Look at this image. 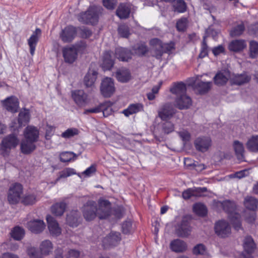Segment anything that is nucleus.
<instances>
[{"label":"nucleus","instance_id":"obj_35","mask_svg":"<svg viewBox=\"0 0 258 258\" xmlns=\"http://www.w3.org/2000/svg\"><path fill=\"white\" fill-rule=\"evenodd\" d=\"M111 51H106L104 53L102 66L106 70H110L114 64L113 60L111 56Z\"/></svg>","mask_w":258,"mask_h":258},{"label":"nucleus","instance_id":"obj_47","mask_svg":"<svg viewBox=\"0 0 258 258\" xmlns=\"http://www.w3.org/2000/svg\"><path fill=\"white\" fill-rule=\"evenodd\" d=\"M107 240L111 245H114L120 240V233L116 232H112L107 237Z\"/></svg>","mask_w":258,"mask_h":258},{"label":"nucleus","instance_id":"obj_24","mask_svg":"<svg viewBox=\"0 0 258 258\" xmlns=\"http://www.w3.org/2000/svg\"><path fill=\"white\" fill-rule=\"evenodd\" d=\"M246 46L245 41L243 40L238 39L232 41L228 46L229 49L233 52L242 51Z\"/></svg>","mask_w":258,"mask_h":258},{"label":"nucleus","instance_id":"obj_44","mask_svg":"<svg viewBox=\"0 0 258 258\" xmlns=\"http://www.w3.org/2000/svg\"><path fill=\"white\" fill-rule=\"evenodd\" d=\"M79 133V130L76 128H69L63 132L61 136L64 139H69L78 135Z\"/></svg>","mask_w":258,"mask_h":258},{"label":"nucleus","instance_id":"obj_42","mask_svg":"<svg viewBox=\"0 0 258 258\" xmlns=\"http://www.w3.org/2000/svg\"><path fill=\"white\" fill-rule=\"evenodd\" d=\"M174 11L178 13H183L186 11V5L183 0H177L173 4Z\"/></svg>","mask_w":258,"mask_h":258},{"label":"nucleus","instance_id":"obj_18","mask_svg":"<svg viewBox=\"0 0 258 258\" xmlns=\"http://www.w3.org/2000/svg\"><path fill=\"white\" fill-rule=\"evenodd\" d=\"M72 96L76 103L79 106H83L87 102L88 95L82 90L72 91Z\"/></svg>","mask_w":258,"mask_h":258},{"label":"nucleus","instance_id":"obj_15","mask_svg":"<svg viewBox=\"0 0 258 258\" xmlns=\"http://www.w3.org/2000/svg\"><path fill=\"white\" fill-rule=\"evenodd\" d=\"M3 105L8 111L15 113L17 112L18 109L19 101L16 97L11 96L3 101Z\"/></svg>","mask_w":258,"mask_h":258},{"label":"nucleus","instance_id":"obj_2","mask_svg":"<svg viewBox=\"0 0 258 258\" xmlns=\"http://www.w3.org/2000/svg\"><path fill=\"white\" fill-rule=\"evenodd\" d=\"M153 55L157 59H160L163 53H170L175 49V44L173 42L163 44L158 38H154L150 42Z\"/></svg>","mask_w":258,"mask_h":258},{"label":"nucleus","instance_id":"obj_40","mask_svg":"<svg viewBox=\"0 0 258 258\" xmlns=\"http://www.w3.org/2000/svg\"><path fill=\"white\" fill-rule=\"evenodd\" d=\"M11 236L15 240H20L24 236V230L19 226H16L11 231Z\"/></svg>","mask_w":258,"mask_h":258},{"label":"nucleus","instance_id":"obj_53","mask_svg":"<svg viewBox=\"0 0 258 258\" xmlns=\"http://www.w3.org/2000/svg\"><path fill=\"white\" fill-rule=\"evenodd\" d=\"M244 30V26L243 24L238 25L234 27L230 32L232 36H238L240 35Z\"/></svg>","mask_w":258,"mask_h":258},{"label":"nucleus","instance_id":"obj_32","mask_svg":"<svg viewBox=\"0 0 258 258\" xmlns=\"http://www.w3.org/2000/svg\"><path fill=\"white\" fill-rule=\"evenodd\" d=\"M243 247L247 253H252L256 248V245L253 238L250 236H246L243 240Z\"/></svg>","mask_w":258,"mask_h":258},{"label":"nucleus","instance_id":"obj_34","mask_svg":"<svg viewBox=\"0 0 258 258\" xmlns=\"http://www.w3.org/2000/svg\"><path fill=\"white\" fill-rule=\"evenodd\" d=\"M97 73L95 71H89L85 76L84 82L87 87L93 86L97 78Z\"/></svg>","mask_w":258,"mask_h":258},{"label":"nucleus","instance_id":"obj_60","mask_svg":"<svg viewBox=\"0 0 258 258\" xmlns=\"http://www.w3.org/2000/svg\"><path fill=\"white\" fill-rule=\"evenodd\" d=\"M27 253L30 258H41L39 252L34 247L28 248Z\"/></svg>","mask_w":258,"mask_h":258},{"label":"nucleus","instance_id":"obj_22","mask_svg":"<svg viewBox=\"0 0 258 258\" xmlns=\"http://www.w3.org/2000/svg\"><path fill=\"white\" fill-rule=\"evenodd\" d=\"M35 142L30 141L24 138L22 140L20 144V149L21 152L24 154H29L33 152L36 147Z\"/></svg>","mask_w":258,"mask_h":258},{"label":"nucleus","instance_id":"obj_3","mask_svg":"<svg viewBox=\"0 0 258 258\" xmlns=\"http://www.w3.org/2000/svg\"><path fill=\"white\" fill-rule=\"evenodd\" d=\"M19 143V140L16 135L12 134L6 136L1 141L0 154L4 157L9 156L11 150L15 149Z\"/></svg>","mask_w":258,"mask_h":258},{"label":"nucleus","instance_id":"obj_30","mask_svg":"<svg viewBox=\"0 0 258 258\" xmlns=\"http://www.w3.org/2000/svg\"><path fill=\"white\" fill-rule=\"evenodd\" d=\"M192 85V84H191ZM195 89H196L200 94H202L207 93L211 88L212 82L197 81L193 85Z\"/></svg>","mask_w":258,"mask_h":258},{"label":"nucleus","instance_id":"obj_56","mask_svg":"<svg viewBox=\"0 0 258 258\" xmlns=\"http://www.w3.org/2000/svg\"><path fill=\"white\" fill-rule=\"evenodd\" d=\"M208 46L206 41V37H204L203 42H202L201 50V52L199 54V57L200 58H204V57H205L206 56H207L208 55Z\"/></svg>","mask_w":258,"mask_h":258},{"label":"nucleus","instance_id":"obj_23","mask_svg":"<svg viewBox=\"0 0 258 258\" xmlns=\"http://www.w3.org/2000/svg\"><path fill=\"white\" fill-rule=\"evenodd\" d=\"M170 247L171 249L175 252H182L187 249L186 243L179 239H176L171 241Z\"/></svg>","mask_w":258,"mask_h":258},{"label":"nucleus","instance_id":"obj_43","mask_svg":"<svg viewBox=\"0 0 258 258\" xmlns=\"http://www.w3.org/2000/svg\"><path fill=\"white\" fill-rule=\"evenodd\" d=\"M77 155L72 152H65L60 154V160L62 162H68L76 159Z\"/></svg>","mask_w":258,"mask_h":258},{"label":"nucleus","instance_id":"obj_50","mask_svg":"<svg viewBox=\"0 0 258 258\" xmlns=\"http://www.w3.org/2000/svg\"><path fill=\"white\" fill-rule=\"evenodd\" d=\"M134 50L136 54L143 55L148 51V48L145 44H140L135 47Z\"/></svg>","mask_w":258,"mask_h":258},{"label":"nucleus","instance_id":"obj_25","mask_svg":"<svg viewBox=\"0 0 258 258\" xmlns=\"http://www.w3.org/2000/svg\"><path fill=\"white\" fill-rule=\"evenodd\" d=\"M250 79V76L248 75L246 73H243L242 74L235 75L231 78V81L234 84L241 85L248 83Z\"/></svg>","mask_w":258,"mask_h":258},{"label":"nucleus","instance_id":"obj_54","mask_svg":"<svg viewBox=\"0 0 258 258\" xmlns=\"http://www.w3.org/2000/svg\"><path fill=\"white\" fill-rule=\"evenodd\" d=\"M101 105H104L103 107H102L101 111L103 112V115L105 117H107L112 113V109L111 107V103L110 102H105L102 103Z\"/></svg>","mask_w":258,"mask_h":258},{"label":"nucleus","instance_id":"obj_26","mask_svg":"<svg viewBox=\"0 0 258 258\" xmlns=\"http://www.w3.org/2000/svg\"><path fill=\"white\" fill-rule=\"evenodd\" d=\"M233 147L237 159L241 161L244 159V148L242 143L236 140L233 142Z\"/></svg>","mask_w":258,"mask_h":258},{"label":"nucleus","instance_id":"obj_1","mask_svg":"<svg viewBox=\"0 0 258 258\" xmlns=\"http://www.w3.org/2000/svg\"><path fill=\"white\" fill-rule=\"evenodd\" d=\"M170 91L177 95L175 105L179 109H187L191 105V99L186 94V88L184 83L181 82L175 85Z\"/></svg>","mask_w":258,"mask_h":258},{"label":"nucleus","instance_id":"obj_33","mask_svg":"<svg viewBox=\"0 0 258 258\" xmlns=\"http://www.w3.org/2000/svg\"><path fill=\"white\" fill-rule=\"evenodd\" d=\"M116 77L118 81L125 83L131 79V73L127 69L122 68L116 72Z\"/></svg>","mask_w":258,"mask_h":258},{"label":"nucleus","instance_id":"obj_61","mask_svg":"<svg viewBox=\"0 0 258 258\" xmlns=\"http://www.w3.org/2000/svg\"><path fill=\"white\" fill-rule=\"evenodd\" d=\"M179 137L184 143L189 141L190 139V134L186 130H182L178 133Z\"/></svg>","mask_w":258,"mask_h":258},{"label":"nucleus","instance_id":"obj_46","mask_svg":"<svg viewBox=\"0 0 258 258\" xmlns=\"http://www.w3.org/2000/svg\"><path fill=\"white\" fill-rule=\"evenodd\" d=\"M76 174V172L74 169L71 168H66L59 172V176L56 179V180L58 181L60 178H66Z\"/></svg>","mask_w":258,"mask_h":258},{"label":"nucleus","instance_id":"obj_41","mask_svg":"<svg viewBox=\"0 0 258 258\" xmlns=\"http://www.w3.org/2000/svg\"><path fill=\"white\" fill-rule=\"evenodd\" d=\"M194 212L200 216H205L207 213L206 207L203 204L197 203L193 206Z\"/></svg>","mask_w":258,"mask_h":258},{"label":"nucleus","instance_id":"obj_62","mask_svg":"<svg viewBox=\"0 0 258 258\" xmlns=\"http://www.w3.org/2000/svg\"><path fill=\"white\" fill-rule=\"evenodd\" d=\"M245 220L249 223H253L256 219V213L255 211L246 212L245 215Z\"/></svg>","mask_w":258,"mask_h":258},{"label":"nucleus","instance_id":"obj_31","mask_svg":"<svg viewBox=\"0 0 258 258\" xmlns=\"http://www.w3.org/2000/svg\"><path fill=\"white\" fill-rule=\"evenodd\" d=\"M246 146L250 152H258V135H253L247 140Z\"/></svg>","mask_w":258,"mask_h":258},{"label":"nucleus","instance_id":"obj_13","mask_svg":"<svg viewBox=\"0 0 258 258\" xmlns=\"http://www.w3.org/2000/svg\"><path fill=\"white\" fill-rule=\"evenodd\" d=\"M65 62L72 63L77 57L78 50L75 46L66 47L62 49Z\"/></svg>","mask_w":258,"mask_h":258},{"label":"nucleus","instance_id":"obj_4","mask_svg":"<svg viewBox=\"0 0 258 258\" xmlns=\"http://www.w3.org/2000/svg\"><path fill=\"white\" fill-rule=\"evenodd\" d=\"M99 10L96 7H90L86 12L78 16V20L85 24H95L98 20Z\"/></svg>","mask_w":258,"mask_h":258},{"label":"nucleus","instance_id":"obj_17","mask_svg":"<svg viewBox=\"0 0 258 258\" xmlns=\"http://www.w3.org/2000/svg\"><path fill=\"white\" fill-rule=\"evenodd\" d=\"M45 225L43 220L36 219L27 223L28 228L33 233H39L45 228Z\"/></svg>","mask_w":258,"mask_h":258},{"label":"nucleus","instance_id":"obj_16","mask_svg":"<svg viewBox=\"0 0 258 258\" xmlns=\"http://www.w3.org/2000/svg\"><path fill=\"white\" fill-rule=\"evenodd\" d=\"M48 228L50 234L53 236L60 234L61 230L57 221L52 216L48 215L46 217Z\"/></svg>","mask_w":258,"mask_h":258},{"label":"nucleus","instance_id":"obj_29","mask_svg":"<svg viewBox=\"0 0 258 258\" xmlns=\"http://www.w3.org/2000/svg\"><path fill=\"white\" fill-rule=\"evenodd\" d=\"M143 110V105L141 103H135L130 104L128 107L124 109L122 113L125 116L128 117L130 115L137 113Z\"/></svg>","mask_w":258,"mask_h":258},{"label":"nucleus","instance_id":"obj_27","mask_svg":"<svg viewBox=\"0 0 258 258\" xmlns=\"http://www.w3.org/2000/svg\"><path fill=\"white\" fill-rule=\"evenodd\" d=\"M132 53L128 50L123 48H118L115 49V56L120 60L127 61L131 58Z\"/></svg>","mask_w":258,"mask_h":258},{"label":"nucleus","instance_id":"obj_58","mask_svg":"<svg viewBox=\"0 0 258 258\" xmlns=\"http://www.w3.org/2000/svg\"><path fill=\"white\" fill-rule=\"evenodd\" d=\"M192 252L196 255L204 254L206 252V247L203 244H198L194 247Z\"/></svg>","mask_w":258,"mask_h":258},{"label":"nucleus","instance_id":"obj_64","mask_svg":"<svg viewBox=\"0 0 258 258\" xmlns=\"http://www.w3.org/2000/svg\"><path fill=\"white\" fill-rule=\"evenodd\" d=\"M54 132V127L50 125H47L45 128V138L46 140H50L53 135Z\"/></svg>","mask_w":258,"mask_h":258},{"label":"nucleus","instance_id":"obj_36","mask_svg":"<svg viewBox=\"0 0 258 258\" xmlns=\"http://www.w3.org/2000/svg\"><path fill=\"white\" fill-rule=\"evenodd\" d=\"M66 208V204L63 202L56 203L51 207V212L56 216H61Z\"/></svg>","mask_w":258,"mask_h":258},{"label":"nucleus","instance_id":"obj_8","mask_svg":"<svg viewBox=\"0 0 258 258\" xmlns=\"http://www.w3.org/2000/svg\"><path fill=\"white\" fill-rule=\"evenodd\" d=\"M82 212L87 221L93 220L97 216L96 203L93 201H88L83 207Z\"/></svg>","mask_w":258,"mask_h":258},{"label":"nucleus","instance_id":"obj_7","mask_svg":"<svg viewBox=\"0 0 258 258\" xmlns=\"http://www.w3.org/2000/svg\"><path fill=\"white\" fill-rule=\"evenodd\" d=\"M191 217L186 216L183 217L180 224L176 229L177 235L181 237H186L188 236L191 231V227L190 226Z\"/></svg>","mask_w":258,"mask_h":258},{"label":"nucleus","instance_id":"obj_39","mask_svg":"<svg viewBox=\"0 0 258 258\" xmlns=\"http://www.w3.org/2000/svg\"><path fill=\"white\" fill-rule=\"evenodd\" d=\"M53 249L52 244L50 241L45 240L43 241L40 245V249L43 254H48L51 252Z\"/></svg>","mask_w":258,"mask_h":258},{"label":"nucleus","instance_id":"obj_10","mask_svg":"<svg viewBox=\"0 0 258 258\" xmlns=\"http://www.w3.org/2000/svg\"><path fill=\"white\" fill-rule=\"evenodd\" d=\"M174 113V109L172 104L170 103H166L163 104L158 111V116L162 120L170 119Z\"/></svg>","mask_w":258,"mask_h":258},{"label":"nucleus","instance_id":"obj_9","mask_svg":"<svg viewBox=\"0 0 258 258\" xmlns=\"http://www.w3.org/2000/svg\"><path fill=\"white\" fill-rule=\"evenodd\" d=\"M115 91L113 80L108 77L104 78L101 82L100 91L104 97H110Z\"/></svg>","mask_w":258,"mask_h":258},{"label":"nucleus","instance_id":"obj_21","mask_svg":"<svg viewBox=\"0 0 258 258\" xmlns=\"http://www.w3.org/2000/svg\"><path fill=\"white\" fill-rule=\"evenodd\" d=\"M39 135V131L34 126H28L24 132V139L35 143L38 140Z\"/></svg>","mask_w":258,"mask_h":258},{"label":"nucleus","instance_id":"obj_28","mask_svg":"<svg viewBox=\"0 0 258 258\" xmlns=\"http://www.w3.org/2000/svg\"><path fill=\"white\" fill-rule=\"evenodd\" d=\"M245 207L251 211H255L258 206V200L251 196H247L243 202Z\"/></svg>","mask_w":258,"mask_h":258},{"label":"nucleus","instance_id":"obj_59","mask_svg":"<svg viewBox=\"0 0 258 258\" xmlns=\"http://www.w3.org/2000/svg\"><path fill=\"white\" fill-rule=\"evenodd\" d=\"M118 31L119 35L122 37L127 38L130 35L129 28L125 25L120 26Z\"/></svg>","mask_w":258,"mask_h":258},{"label":"nucleus","instance_id":"obj_20","mask_svg":"<svg viewBox=\"0 0 258 258\" xmlns=\"http://www.w3.org/2000/svg\"><path fill=\"white\" fill-rule=\"evenodd\" d=\"M231 78L230 73L228 70H222L217 73L214 78L215 84L218 86L225 85Z\"/></svg>","mask_w":258,"mask_h":258},{"label":"nucleus","instance_id":"obj_38","mask_svg":"<svg viewBox=\"0 0 258 258\" xmlns=\"http://www.w3.org/2000/svg\"><path fill=\"white\" fill-rule=\"evenodd\" d=\"M130 14V8L124 4H120L116 10V15L120 19H126Z\"/></svg>","mask_w":258,"mask_h":258},{"label":"nucleus","instance_id":"obj_14","mask_svg":"<svg viewBox=\"0 0 258 258\" xmlns=\"http://www.w3.org/2000/svg\"><path fill=\"white\" fill-rule=\"evenodd\" d=\"M76 34V28L72 26H69L61 31L60 37L63 42H70L74 39Z\"/></svg>","mask_w":258,"mask_h":258},{"label":"nucleus","instance_id":"obj_52","mask_svg":"<svg viewBox=\"0 0 258 258\" xmlns=\"http://www.w3.org/2000/svg\"><path fill=\"white\" fill-rule=\"evenodd\" d=\"M187 24V19L182 18L178 20L176 23V28L179 31H183L185 30Z\"/></svg>","mask_w":258,"mask_h":258},{"label":"nucleus","instance_id":"obj_48","mask_svg":"<svg viewBox=\"0 0 258 258\" xmlns=\"http://www.w3.org/2000/svg\"><path fill=\"white\" fill-rule=\"evenodd\" d=\"M250 56L254 58L258 54V43L255 41H251L249 44Z\"/></svg>","mask_w":258,"mask_h":258},{"label":"nucleus","instance_id":"obj_45","mask_svg":"<svg viewBox=\"0 0 258 258\" xmlns=\"http://www.w3.org/2000/svg\"><path fill=\"white\" fill-rule=\"evenodd\" d=\"M21 201L25 205H32L36 201V196L34 194H26L23 198Z\"/></svg>","mask_w":258,"mask_h":258},{"label":"nucleus","instance_id":"obj_19","mask_svg":"<svg viewBox=\"0 0 258 258\" xmlns=\"http://www.w3.org/2000/svg\"><path fill=\"white\" fill-rule=\"evenodd\" d=\"M41 30L39 28H36L28 40V44L30 47V52L31 55L34 54L35 47L38 41L39 38L41 36Z\"/></svg>","mask_w":258,"mask_h":258},{"label":"nucleus","instance_id":"obj_12","mask_svg":"<svg viewBox=\"0 0 258 258\" xmlns=\"http://www.w3.org/2000/svg\"><path fill=\"white\" fill-rule=\"evenodd\" d=\"M194 145L198 151L205 152L211 147L212 141L209 137H200L195 140Z\"/></svg>","mask_w":258,"mask_h":258},{"label":"nucleus","instance_id":"obj_57","mask_svg":"<svg viewBox=\"0 0 258 258\" xmlns=\"http://www.w3.org/2000/svg\"><path fill=\"white\" fill-rule=\"evenodd\" d=\"M162 130L165 134H169L173 131L174 125L170 121H166L162 124Z\"/></svg>","mask_w":258,"mask_h":258},{"label":"nucleus","instance_id":"obj_63","mask_svg":"<svg viewBox=\"0 0 258 258\" xmlns=\"http://www.w3.org/2000/svg\"><path fill=\"white\" fill-rule=\"evenodd\" d=\"M132 229V223L130 221L124 222L122 225V232L124 234L129 233Z\"/></svg>","mask_w":258,"mask_h":258},{"label":"nucleus","instance_id":"obj_37","mask_svg":"<svg viewBox=\"0 0 258 258\" xmlns=\"http://www.w3.org/2000/svg\"><path fill=\"white\" fill-rule=\"evenodd\" d=\"M30 119V114L28 110H22L19 114L18 122L19 127L25 125Z\"/></svg>","mask_w":258,"mask_h":258},{"label":"nucleus","instance_id":"obj_51","mask_svg":"<svg viewBox=\"0 0 258 258\" xmlns=\"http://www.w3.org/2000/svg\"><path fill=\"white\" fill-rule=\"evenodd\" d=\"M76 215L77 213H74L67 216V222L70 226L76 227L78 225V219Z\"/></svg>","mask_w":258,"mask_h":258},{"label":"nucleus","instance_id":"obj_6","mask_svg":"<svg viewBox=\"0 0 258 258\" xmlns=\"http://www.w3.org/2000/svg\"><path fill=\"white\" fill-rule=\"evenodd\" d=\"M214 230L215 233L222 238L228 237L231 232V226L225 220H220L216 222L214 226Z\"/></svg>","mask_w":258,"mask_h":258},{"label":"nucleus","instance_id":"obj_55","mask_svg":"<svg viewBox=\"0 0 258 258\" xmlns=\"http://www.w3.org/2000/svg\"><path fill=\"white\" fill-rule=\"evenodd\" d=\"M225 204H228L230 207L231 206V204L228 202H221L215 200L213 201V208L217 211L223 210V206Z\"/></svg>","mask_w":258,"mask_h":258},{"label":"nucleus","instance_id":"obj_11","mask_svg":"<svg viewBox=\"0 0 258 258\" xmlns=\"http://www.w3.org/2000/svg\"><path fill=\"white\" fill-rule=\"evenodd\" d=\"M111 213V204L107 200H101L99 202V207L97 208V216L100 219H106Z\"/></svg>","mask_w":258,"mask_h":258},{"label":"nucleus","instance_id":"obj_5","mask_svg":"<svg viewBox=\"0 0 258 258\" xmlns=\"http://www.w3.org/2000/svg\"><path fill=\"white\" fill-rule=\"evenodd\" d=\"M23 192L22 185L18 183L13 184L9 188L8 200L11 204H17L21 200Z\"/></svg>","mask_w":258,"mask_h":258},{"label":"nucleus","instance_id":"obj_49","mask_svg":"<svg viewBox=\"0 0 258 258\" xmlns=\"http://www.w3.org/2000/svg\"><path fill=\"white\" fill-rule=\"evenodd\" d=\"M182 198L185 200L189 199L191 197H198L195 187L189 188L183 191L182 194Z\"/></svg>","mask_w":258,"mask_h":258}]
</instances>
